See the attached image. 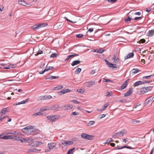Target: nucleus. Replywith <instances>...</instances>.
<instances>
[{
    "label": "nucleus",
    "instance_id": "20e7f679",
    "mask_svg": "<svg viewBox=\"0 0 154 154\" xmlns=\"http://www.w3.org/2000/svg\"><path fill=\"white\" fill-rule=\"evenodd\" d=\"M61 143L64 146H66L67 145H72L73 143V142L72 141L63 140L62 141Z\"/></svg>",
    "mask_w": 154,
    "mask_h": 154
},
{
    "label": "nucleus",
    "instance_id": "cd10ccee",
    "mask_svg": "<svg viewBox=\"0 0 154 154\" xmlns=\"http://www.w3.org/2000/svg\"><path fill=\"white\" fill-rule=\"evenodd\" d=\"M63 88V86L62 85H60L57 87L54 88V89L56 90H58L61 89Z\"/></svg>",
    "mask_w": 154,
    "mask_h": 154
},
{
    "label": "nucleus",
    "instance_id": "de8ad7c7",
    "mask_svg": "<svg viewBox=\"0 0 154 154\" xmlns=\"http://www.w3.org/2000/svg\"><path fill=\"white\" fill-rule=\"evenodd\" d=\"M64 18L66 19L67 21H69V22H70V23H76V21H72L69 19H68L66 17H64Z\"/></svg>",
    "mask_w": 154,
    "mask_h": 154
},
{
    "label": "nucleus",
    "instance_id": "5fc2aeb1",
    "mask_svg": "<svg viewBox=\"0 0 154 154\" xmlns=\"http://www.w3.org/2000/svg\"><path fill=\"white\" fill-rule=\"evenodd\" d=\"M46 100L52 98V97L50 95L45 96Z\"/></svg>",
    "mask_w": 154,
    "mask_h": 154
},
{
    "label": "nucleus",
    "instance_id": "4468645a",
    "mask_svg": "<svg viewBox=\"0 0 154 154\" xmlns=\"http://www.w3.org/2000/svg\"><path fill=\"white\" fill-rule=\"evenodd\" d=\"M147 92V91L146 90V89L145 88V87L142 88L140 89V94H143Z\"/></svg>",
    "mask_w": 154,
    "mask_h": 154
},
{
    "label": "nucleus",
    "instance_id": "423d86ee",
    "mask_svg": "<svg viewBox=\"0 0 154 154\" xmlns=\"http://www.w3.org/2000/svg\"><path fill=\"white\" fill-rule=\"evenodd\" d=\"M105 61L107 65L110 67H112L113 68H116L117 67V65L116 64H112L110 63L108 60H105Z\"/></svg>",
    "mask_w": 154,
    "mask_h": 154
},
{
    "label": "nucleus",
    "instance_id": "37998d69",
    "mask_svg": "<svg viewBox=\"0 0 154 154\" xmlns=\"http://www.w3.org/2000/svg\"><path fill=\"white\" fill-rule=\"evenodd\" d=\"M65 89H63L61 91L59 92L58 93L60 94V95L63 94L65 93Z\"/></svg>",
    "mask_w": 154,
    "mask_h": 154
},
{
    "label": "nucleus",
    "instance_id": "7ed1b4c3",
    "mask_svg": "<svg viewBox=\"0 0 154 154\" xmlns=\"http://www.w3.org/2000/svg\"><path fill=\"white\" fill-rule=\"evenodd\" d=\"M59 117L58 115H51L47 116V118L50 121L54 122L58 119Z\"/></svg>",
    "mask_w": 154,
    "mask_h": 154
},
{
    "label": "nucleus",
    "instance_id": "f257e3e1",
    "mask_svg": "<svg viewBox=\"0 0 154 154\" xmlns=\"http://www.w3.org/2000/svg\"><path fill=\"white\" fill-rule=\"evenodd\" d=\"M18 133L16 131H14L13 133H11V134H14L13 135H12L11 139L16 140L20 141L21 143H23V142L24 141V140L23 138L17 135Z\"/></svg>",
    "mask_w": 154,
    "mask_h": 154
},
{
    "label": "nucleus",
    "instance_id": "49530a36",
    "mask_svg": "<svg viewBox=\"0 0 154 154\" xmlns=\"http://www.w3.org/2000/svg\"><path fill=\"white\" fill-rule=\"evenodd\" d=\"M6 118L8 119L9 117H8V116H3L2 117L0 118V120L1 121H2L4 119H5Z\"/></svg>",
    "mask_w": 154,
    "mask_h": 154
},
{
    "label": "nucleus",
    "instance_id": "5701e85b",
    "mask_svg": "<svg viewBox=\"0 0 154 154\" xmlns=\"http://www.w3.org/2000/svg\"><path fill=\"white\" fill-rule=\"evenodd\" d=\"M12 135H7L4 136L2 137H0V139H3L5 140L8 139H11Z\"/></svg>",
    "mask_w": 154,
    "mask_h": 154
},
{
    "label": "nucleus",
    "instance_id": "6ab92c4d",
    "mask_svg": "<svg viewBox=\"0 0 154 154\" xmlns=\"http://www.w3.org/2000/svg\"><path fill=\"white\" fill-rule=\"evenodd\" d=\"M134 55V54L132 53H130L128 55L125 57V59L126 60L128 58L132 57Z\"/></svg>",
    "mask_w": 154,
    "mask_h": 154
},
{
    "label": "nucleus",
    "instance_id": "393cba45",
    "mask_svg": "<svg viewBox=\"0 0 154 154\" xmlns=\"http://www.w3.org/2000/svg\"><path fill=\"white\" fill-rule=\"evenodd\" d=\"M8 112V111L7 110L6 108H3V109H2L1 112H0V115H1V114H2L1 115L2 116L3 114H5L6 113Z\"/></svg>",
    "mask_w": 154,
    "mask_h": 154
},
{
    "label": "nucleus",
    "instance_id": "e433bc0d",
    "mask_svg": "<svg viewBox=\"0 0 154 154\" xmlns=\"http://www.w3.org/2000/svg\"><path fill=\"white\" fill-rule=\"evenodd\" d=\"M42 114L40 112H38L37 113H35L33 115V116H36L42 115Z\"/></svg>",
    "mask_w": 154,
    "mask_h": 154
},
{
    "label": "nucleus",
    "instance_id": "338daca9",
    "mask_svg": "<svg viewBox=\"0 0 154 154\" xmlns=\"http://www.w3.org/2000/svg\"><path fill=\"white\" fill-rule=\"evenodd\" d=\"M33 143L35 144L36 146H37L38 145H39V144L38 143V141H35Z\"/></svg>",
    "mask_w": 154,
    "mask_h": 154
},
{
    "label": "nucleus",
    "instance_id": "473e14b6",
    "mask_svg": "<svg viewBox=\"0 0 154 154\" xmlns=\"http://www.w3.org/2000/svg\"><path fill=\"white\" fill-rule=\"evenodd\" d=\"M81 69L80 68L77 69L75 71V73L76 74H79L81 71Z\"/></svg>",
    "mask_w": 154,
    "mask_h": 154
},
{
    "label": "nucleus",
    "instance_id": "bf43d9fd",
    "mask_svg": "<svg viewBox=\"0 0 154 154\" xmlns=\"http://www.w3.org/2000/svg\"><path fill=\"white\" fill-rule=\"evenodd\" d=\"M140 43H144L145 42V40L144 39H142L139 41Z\"/></svg>",
    "mask_w": 154,
    "mask_h": 154
},
{
    "label": "nucleus",
    "instance_id": "c03bdc74",
    "mask_svg": "<svg viewBox=\"0 0 154 154\" xmlns=\"http://www.w3.org/2000/svg\"><path fill=\"white\" fill-rule=\"evenodd\" d=\"M79 114V113L76 112H72V113L71 114V115L73 116L75 115H77Z\"/></svg>",
    "mask_w": 154,
    "mask_h": 154
},
{
    "label": "nucleus",
    "instance_id": "c756f323",
    "mask_svg": "<svg viewBox=\"0 0 154 154\" xmlns=\"http://www.w3.org/2000/svg\"><path fill=\"white\" fill-rule=\"evenodd\" d=\"M94 123L95 122L94 121H90L88 123H87V125L88 126H90L94 125Z\"/></svg>",
    "mask_w": 154,
    "mask_h": 154
},
{
    "label": "nucleus",
    "instance_id": "680f3d73",
    "mask_svg": "<svg viewBox=\"0 0 154 154\" xmlns=\"http://www.w3.org/2000/svg\"><path fill=\"white\" fill-rule=\"evenodd\" d=\"M46 71H46V69L45 68L44 70L39 72V73L40 74H43V73H44V72H45Z\"/></svg>",
    "mask_w": 154,
    "mask_h": 154
},
{
    "label": "nucleus",
    "instance_id": "aec40b11",
    "mask_svg": "<svg viewBox=\"0 0 154 154\" xmlns=\"http://www.w3.org/2000/svg\"><path fill=\"white\" fill-rule=\"evenodd\" d=\"M29 99L27 98L26 100H24L22 101H21L20 102L18 103H17L16 104V105H20L22 104H24L26 103V102H27L29 101Z\"/></svg>",
    "mask_w": 154,
    "mask_h": 154
},
{
    "label": "nucleus",
    "instance_id": "39448f33",
    "mask_svg": "<svg viewBox=\"0 0 154 154\" xmlns=\"http://www.w3.org/2000/svg\"><path fill=\"white\" fill-rule=\"evenodd\" d=\"M32 129L33 126H29L23 128V131L24 132L28 133L29 132L32 131Z\"/></svg>",
    "mask_w": 154,
    "mask_h": 154
},
{
    "label": "nucleus",
    "instance_id": "a878e982",
    "mask_svg": "<svg viewBox=\"0 0 154 154\" xmlns=\"http://www.w3.org/2000/svg\"><path fill=\"white\" fill-rule=\"evenodd\" d=\"M32 28L34 30H35L39 29L38 24H35L32 26Z\"/></svg>",
    "mask_w": 154,
    "mask_h": 154
},
{
    "label": "nucleus",
    "instance_id": "a19ab883",
    "mask_svg": "<svg viewBox=\"0 0 154 154\" xmlns=\"http://www.w3.org/2000/svg\"><path fill=\"white\" fill-rule=\"evenodd\" d=\"M43 52L41 50H39L38 51V52L36 54H35V55L36 56H37L39 54H43Z\"/></svg>",
    "mask_w": 154,
    "mask_h": 154
},
{
    "label": "nucleus",
    "instance_id": "09e8293b",
    "mask_svg": "<svg viewBox=\"0 0 154 154\" xmlns=\"http://www.w3.org/2000/svg\"><path fill=\"white\" fill-rule=\"evenodd\" d=\"M71 101L73 103H76L78 104L80 103V102H78L76 100H71Z\"/></svg>",
    "mask_w": 154,
    "mask_h": 154
},
{
    "label": "nucleus",
    "instance_id": "603ef678",
    "mask_svg": "<svg viewBox=\"0 0 154 154\" xmlns=\"http://www.w3.org/2000/svg\"><path fill=\"white\" fill-rule=\"evenodd\" d=\"M117 1V0H107L108 2L111 3H114L116 2Z\"/></svg>",
    "mask_w": 154,
    "mask_h": 154
},
{
    "label": "nucleus",
    "instance_id": "13d9d810",
    "mask_svg": "<svg viewBox=\"0 0 154 154\" xmlns=\"http://www.w3.org/2000/svg\"><path fill=\"white\" fill-rule=\"evenodd\" d=\"M104 51V50H102V49H98V51L97 53H101L103 52Z\"/></svg>",
    "mask_w": 154,
    "mask_h": 154
},
{
    "label": "nucleus",
    "instance_id": "a18cd8bd",
    "mask_svg": "<svg viewBox=\"0 0 154 154\" xmlns=\"http://www.w3.org/2000/svg\"><path fill=\"white\" fill-rule=\"evenodd\" d=\"M112 92H106V96L107 97H109L111 96H112Z\"/></svg>",
    "mask_w": 154,
    "mask_h": 154
},
{
    "label": "nucleus",
    "instance_id": "2eb2a0df",
    "mask_svg": "<svg viewBox=\"0 0 154 154\" xmlns=\"http://www.w3.org/2000/svg\"><path fill=\"white\" fill-rule=\"evenodd\" d=\"M81 62L79 60L73 61L71 64L72 66H74L79 64Z\"/></svg>",
    "mask_w": 154,
    "mask_h": 154
},
{
    "label": "nucleus",
    "instance_id": "c9c22d12",
    "mask_svg": "<svg viewBox=\"0 0 154 154\" xmlns=\"http://www.w3.org/2000/svg\"><path fill=\"white\" fill-rule=\"evenodd\" d=\"M145 88L146 89V90L147 91V92H148L149 91L151 90L152 88V86H148L147 87H145Z\"/></svg>",
    "mask_w": 154,
    "mask_h": 154
},
{
    "label": "nucleus",
    "instance_id": "1a4fd4ad",
    "mask_svg": "<svg viewBox=\"0 0 154 154\" xmlns=\"http://www.w3.org/2000/svg\"><path fill=\"white\" fill-rule=\"evenodd\" d=\"M95 83V82L94 81H91L87 82L85 83V85L87 87H90L91 86L94 85Z\"/></svg>",
    "mask_w": 154,
    "mask_h": 154
},
{
    "label": "nucleus",
    "instance_id": "69168bd1",
    "mask_svg": "<svg viewBox=\"0 0 154 154\" xmlns=\"http://www.w3.org/2000/svg\"><path fill=\"white\" fill-rule=\"evenodd\" d=\"M71 57V56H70L69 55H68L67 58L65 59V61H67L68 60H69V59Z\"/></svg>",
    "mask_w": 154,
    "mask_h": 154
},
{
    "label": "nucleus",
    "instance_id": "f704fd0d",
    "mask_svg": "<svg viewBox=\"0 0 154 154\" xmlns=\"http://www.w3.org/2000/svg\"><path fill=\"white\" fill-rule=\"evenodd\" d=\"M63 24L62 23H57V24L56 26L58 28H61L63 26Z\"/></svg>",
    "mask_w": 154,
    "mask_h": 154
},
{
    "label": "nucleus",
    "instance_id": "79ce46f5",
    "mask_svg": "<svg viewBox=\"0 0 154 154\" xmlns=\"http://www.w3.org/2000/svg\"><path fill=\"white\" fill-rule=\"evenodd\" d=\"M113 141V140L112 138H110L109 139H108L104 143L105 144H107L109 143V142H112Z\"/></svg>",
    "mask_w": 154,
    "mask_h": 154
},
{
    "label": "nucleus",
    "instance_id": "f3484780",
    "mask_svg": "<svg viewBox=\"0 0 154 154\" xmlns=\"http://www.w3.org/2000/svg\"><path fill=\"white\" fill-rule=\"evenodd\" d=\"M154 34V30H149L148 33H147V35L149 36L152 37L153 35Z\"/></svg>",
    "mask_w": 154,
    "mask_h": 154
},
{
    "label": "nucleus",
    "instance_id": "f03ea898",
    "mask_svg": "<svg viewBox=\"0 0 154 154\" xmlns=\"http://www.w3.org/2000/svg\"><path fill=\"white\" fill-rule=\"evenodd\" d=\"M81 137L84 139L88 140H92L94 137V136L87 134L85 133H83L81 134Z\"/></svg>",
    "mask_w": 154,
    "mask_h": 154
},
{
    "label": "nucleus",
    "instance_id": "774afa93",
    "mask_svg": "<svg viewBox=\"0 0 154 154\" xmlns=\"http://www.w3.org/2000/svg\"><path fill=\"white\" fill-rule=\"evenodd\" d=\"M93 28H90L89 29L88 31L90 32H91L93 31Z\"/></svg>",
    "mask_w": 154,
    "mask_h": 154
},
{
    "label": "nucleus",
    "instance_id": "b1692460",
    "mask_svg": "<svg viewBox=\"0 0 154 154\" xmlns=\"http://www.w3.org/2000/svg\"><path fill=\"white\" fill-rule=\"evenodd\" d=\"M127 85V83L126 82H125L122 85L121 87V90H123L126 87Z\"/></svg>",
    "mask_w": 154,
    "mask_h": 154
},
{
    "label": "nucleus",
    "instance_id": "2f4dec72",
    "mask_svg": "<svg viewBox=\"0 0 154 154\" xmlns=\"http://www.w3.org/2000/svg\"><path fill=\"white\" fill-rule=\"evenodd\" d=\"M109 106V103H106L102 107V110H104Z\"/></svg>",
    "mask_w": 154,
    "mask_h": 154
},
{
    "label": "nucleus",
    "instance_id": "dca6fc26",
    "mask_svg": "<svg viewBox=\"0 0 154 154\" xmlns=\"http://www.w3.org/2000/svg\"><path fill=\"white\" fill-rule=\"evenodd\" d=\"M59 78L58 76H51L50 77H47L45 78L46 80H52L53 79H58Z\"/></svg>",
    "mask_w": 154,
    "mask_h": 154
},
{
    "label": "nucleus",
    "instance_id": "0e129e2a",
    "mask_svg": "<svg viewBox=\"0 0 154 154\" xmlns=\"http://www.w3.org/2000/svg\"><path fill=\"white\" fill-rule=\"evenodd\" d=\"M151 10L152 9L151 8H146V11L148 12H150Z\"/></svg>",
    "mask_w": 154,
    "mask_h": 154
},
{
    "label": "nucleus",
    "instance_id": "72a5a7b5",
    "mask_svg": "<svg viewBox=\"0 0 154 154\" xmlns=\"http://www.w3.org/2000/svg\"><path fill=\"white\" fill-rule=\"evenodd\" d=\"M54 69V67L53 66H49L48 68L47 66L45 68L46 71H48L49 70H51Z\"/></svg>",
    "mask_w": 154,
    "mask_h": 154
},
{
    "label": "nucleus",
    "instance_id": "7c9ffc66",
    "mask_svg": "<svg viewBox=\"0 0 154 154\" xmlns=\"http://www.w3.org/2000/svg\"><path fill=\"white\" fill-rule=\"evenodd\" d=\"M39 28H41L47 25V24L45 23H42L38 24Z\"/></svg>",
    "mask_w": 154,
    "mask_h": 154
},
{
    "label": "nucleus",
    "instance_id": "4be33fe9",
    "mask_svg": "<svg viewBox=\"0 0 154 154\" xmlns=\"http://www.w3.org/2000/svg\"><path fill=\"white\" fill-rule=\"evenodd\" d=\"M133 20L132 16L129 15L127 18L125 19V21L126 23L128 22V21H130L131 20Z\"/></svg>",
    "mask_w": 154,
    "mask_h": 154
},
{
    "label": "nucleus",
    "instance_id": "8fccbe9b",
    "mask_svg": "<svg viewBox=\"0 0 154 154\" xmlns=\"http://www.w3.org/2000/svg\"><path fill=\"white\" fill-rule=\"evenodd\" d=\"M37 150H38L35 149H30V151L31 152H36Z\"/></svg>",
    "mask_w": 154,
    "mask_h": 154
},
{
    "label": "nucleus",
    "instance_id": "4d7b16f0",
    "mask_svg": "<svg viewBox=\"0 0 154 154\" xmlns=\"http://www.w3.org/2000/svg\"><path fill=\"white\" fill-rule=\"evenodd\" d=\"M142 19L141 17H136L134 18L133 19V20H136L138 19L140 20Z\"/></svg>",
    "mask_w": 154,
    "mask_h": 154
},
{
    "label": "nucleus",
    "instance_id": "052dcab7",
    "mask_svg": "<svg viewBox=\"0 0 154 154\" xmlns=\"http://www.w3.org/2000/svg\"><path fill=\"white\" fill-rule=\"evenodd\" d=\"M77 91L79 93H82L83 92V91L82 89H79L77 90Z\"/></svg>",
    "mask_w": 154,
    "mask_h": 154
},
{
    "label": "nucleus",
    "instance_id": "3c124183",
    "mask_svg": "<svg viewBox=\"0 0 154 154\" xmlns=\"http://www.w3.org/2000/svg\"><path fill=\"white\" fill-rule=\"evenodd\" d=\"M83 35L81 34H78L76 35V37L77 38H82L83 36Z\"/></svg>",
    "mask_w": 154,
    "mask_h": 154
},
{
    "label": "nucleus",
    "instance_id": "6e6d98bb",
    "mask_svg": "<svg viewBox=\"0 0 154 154\" xmlns=\"http://www.w3.org/2000/svg\"><path fill=\"white\" fill-rule=\"evenodd\" d=\"M152 75H150L149 76H144L143 77V79H149L150 77L152 76Z\"/></svg>",
    "mask_w": 154,
    "mask_h": 154
},
{
    "label": "nucleus",
    "instance_id": "bb28decb",
    "mask_svg": "<svg viewBox=\"0 0 154 154\" xmlns=\"http://www.w3.org/2000/svg\"><path fill=\"white\" fill-rule=\"evenodd\" d=\"M126 132H119L116 133V134L118 135L119 136H123L124 134H125Z\"/></svg>",
    "mask_w": 154,
    "mask_h": 154
},
{
    "label": "nucleus",
    "instance_id": "864d4df0",
    "mask_svg": "<svg viewBox=\"0 0 154 154\" xmlns=\"http://www.w3.org/2000/svg\"><path fill=\"white\" fill-rule=\"evenodd\" d=\"M106 116V115L105 114H101L99 115V116L100 117V119H101L104 117Z\"/></svg>",
    "mask_w": 154,
    "mask_h": 154
},
{
    "label": "nucleus",
    "instance_id": "412c9836",
    "mask_svg": "<svg viewBox=\"0 0 154 154\" xmlns=\"http://www.w3.org/2000/svg\"><path fill=\"white\" fill-rule=\"evenodd\" d=\"M112 60H113V63H118L119 61V59L118 58L116 57L115 55H114L112 58Z\"/></svg>",
    "mask_w": 154,
    "mask_h": 154
},
{
    "label": "nucleus",
    "instance_id": "ddd939ff",
    "mask_svg": "<svg viewBox=\"0 0 154 154\" xmlns=\"http://www.w3.org/2000/svg\"><path fill=\"white\" fill-rule=\"evenodd\" d=\"M23 139L24 140V141L23 142V143L28 142L29 143H30L33 141V139L31 138H27L26 139L23 138Z\"/></svg>",
    "mask_w": 154,
    "mask_h": 154
},
{
    "label": "nucleus",
    "instance_id": "58836bf2",
    "mask_svg": "<svg viewBox=\"0 0 154 154\" xmlns=\"http://www.w3.org/2000/svg\"><path fill=\"white\" fill-rule=\"evenodd\" d=\"M75 148H74L72 149H69L67 152V153L70 154L71 153H73V150L75 149Z\"/></svg>",
    "mask_w": 154,
    "mask_h": 154
},
{
    "label": "nucleus",
    "instance_id": "f8f14e48",
    "mask_svg": "<svg viewBox=\"0 0 154 154\" xmlns=\"http://www.w3.org/2000/svg\"><path fill=\"white\" fill-rule=\"evenodd\" d=\"M144 84V82L142 81H138L136 82L134 84V85L135 87L139 85Z\"/></svg>",
    "mask_w": 154,
    "mask_h": 154
},
{
    "label": "nucleus",
    "instance_id": "a211bd4d",
    "mask_svg": "<svg viewBox=\"0 0 154 154\" xmlns=\"http://www.w3.org/2000/svg\"><path fill=\"white\" fill-rule=\"evenodd\" d=\"M18 3L23 6H26L27 4L26 2L24 0H19L18 1Z\"/></svg>",
    "mask_w": 154,
    "mask_h": 154
},
{
    "label": "nucleus",
    "instance_id": "ea45409f",
    "mask_svg": "<svg viewBox=\"0 0 154 154\" xmlns=\"http://www.w3.org/2000/svg\"><path fill=\"white\" fill-rule=\"evenodd\" d=\"M57 54H56V53H52L50 55V58L56 57H57Z\"/></svg>",
    "mask_w": 154,
    "mask_h": 154
},
{
    "label": "nucleus",
    "instance_id": "9b49d317",
    "mask_svg": "<svg viewBox=\"0 0 154 154\" xmlns=\"http://www.w3.org/2000/svg\"><path fill=\"white\" fill-rule=\"evenodd\" d=\"M132 88H130L126 93L124 94V97H126L130 95L132 93Z\"/></svg>",
    "mask_w": 154,
    "mask_h": 154
},
{
    "label": "nucleus",
    "instance_id": "4c0bfd02",
    "mask_svg": "<svg viewBox=\"0 0 154 154\" xmlns=\"http://www.w3.org/2000/svg\"><path fill=\"white\" fill-rule=\"evenodd\" d=\"M139 71V70L138 69H133L132 70V72L133 73L135 74L138 72Z\"/></svg>",
    "mask_w": 154,
    "mask_h": 154
},
{
    "label": "nucleus",
    "instance_id": "9d476101",
    "mask_svg": "<svg viewBox=\"0 0 154 154\" xmlns=\"http://www.w3.org/2000/svg\"><path fill=\"white\" fill-rule=\"evenodd\" d=\"M73 106L72 105H67L64 106L62 108L65 110H70L72 108Z\"/></svg>",
    "mask_w": 154,
    "mask_h": 154
},
{
    "label": "nucleus",
    "instance_id": "0eeeda50",
    "mask_svg": "<svg viewBox=\"0 0 154 154\" xmlns=\"http://www.w3.org/2000/svg\"><path fill=\"white\" fill-rule=\"evenodd\" d=\"M56 144L55 143H48V147H49V150H48L47 151L49 152L50 151L51 149H52L54 147H55Z\"/></svg>",
    "mask_w": 154,
    "mask_h": 154
},
{
    "label": "nucleus",
    "instance_id": "e2e57ef3",
    "mask_svg": "<svg viewBox=\"0 0 154 154\" xmlns=\"http://www.w3.org/2000/svg\"><path fill=\"white\" fill-rule=\"evenodd\" d=\"M103 82H109L110 81V80L108 79H106L105 78L103 79Z\"/></svg>",
    "mask_w": 154,
    "mask_h": 154
},
{
    "label": "nucleus",
    "instance_id": "6e6552de",
    "mask_svg": "<svg viewBox=\"0 0 154 154\" xmlns=\"http://www.w3.org/2000/svg\"><path fill=\"white\" fill-rule=\"evenodd\" d=\"M154 98V97L152 96L147 98L145 102V104L146 105L148 104L150 101H151Z\"/></svg>",
    "mask_w": 154,
    "mask_h": 154
},
{
    "label": "nucleus",
    "instance_id": "c85d7f7f",
    "mask_svg": "<svg viewBox=\"0 0 154 154\" xmlns=\"http://www.w3.org/2000/svg\"><path fill=\"white\" fill-rule=\"evenodd\" d=\"M46 100V98L45 97V96H40L39 97L38 99V101H40L42 100Z\"/></svg>",
    "mask_w": 154,
    "mask_h": 154
}]
</instances>
